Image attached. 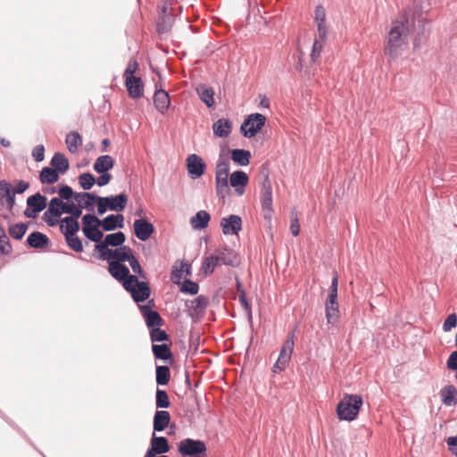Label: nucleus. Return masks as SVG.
Listing matches in <instances>:
<instances>
[{
	"label": "nucleus",
	"mask_w": 457,
	"mask_h": 457,
	"mask_svg": "<svg viewBox=\"0 0 457 457\" xmlns=\"http://www.w3.org/2000/svg\"><path fill=\"white\" fill-rule=\"evenodd\" d=\"M409 33L410 24L406 17L393 22L385 46V54L390 59H395L402 54L403 46Z\"/></svg>",
	"instance_id": "nucleus-1"
},
{
	"label": "nucleus",
	"mask_w": 457,
	"mask_h": 457,
	"mask_svg": "<svg viewBox=\"0 0 457 457\" xmlns=\"http://www.w3.org/2000/svg\"><path fill=\"white\" fill-rule=\"evenodd\" d=\"M362 406V398L359 395L346 394L337 405V414L340 420H354Z\"/></svg>",
	"instance_id": "nucleus-2"
},
{
	"label": "nucleus",
	"mask_w": 457,
	"mask_h": 457,
	"mask_svg": "<svg viewBox=\"0 0 457 457\" xmlns=\"http://www.w3.org/2000/svg\"><path fill=\"white\" fill-rule=\"evenodd\" d=\"M229 162L220 158L215 168L216 193L220 197L228 194Z\"/></svg>",
	"instance_id": "nucleus-3"
},
{
	"label": "nucleus",
	"mask_w": 457,
	"mask_h": 457,
	"mask_svg": "<svg viewBox=\"0 0 457 457\" xmlns=\"http://www.w3.org/2000/svg\"><path fill=\"white\" fill-rule=\"evenodd\" d=\"M128 202V196L125 194L117 195L100 196L98 198L97 213L103 215L108 210L121 212L125 209Z\"/></svg>",
	"instance_id": "nucleus-4"
},
{
	"label": "nucleus",
	"mask_w": 457,
	"mask_h": 457,
	"mask_svg": "<svg viewBox=\"0 0 457 457\" xmlns=\"http://www.w3.org/2000/svg\"><path fill=\"white\" fill-rule=\"evenodd\" d=\"M294 346H295V330H293L287 334V338L284 342V344L280 349L279 355L272 367V371L274 373L280 372V371L286 370V368L287 367V365L291 360V356H292V353L294 351Z\"/></svg>",
	"instance_id": "nucleus-5"
},
{
	"label": "nucleus",
	"mask_w": 457,
	"mask_h": 457,
	"mask_svg": "<svg viewBox=\"0 0 457 457\" xmlns=\"http://www.w3.org/2000/svg\"><path fill=\"white\" fill-rule=\"evenodd\" d=\"M123 287L129 292L136 303L145 301L150 296V287L145 281H138L137 277H129V280L123 283Z\"/></svg>",
	"instance_id": "nucleus-6"
},
{
	"label": "nucleus",
	"mask_w": 457,
	"mask_h": 457,
	"mask_svg": "<svg viewBox=\"0 0 457 457\" xmlns=\"http://www.w3.org/2000/svg\"><path fill=\"white\" fill-rule=\"evenodd\" d=\"M178 450L182 456L205 457L206 445L202 440L185 438L179 443Z\"/></svg>",
	"instance_id": "nucleus-7"
},
{
	"label": "nucleus",
	"mask_w": 457,
	"mask_h": 457,
	"mask_svg": "<svg viewBox=\"0 0 457 457\" xmlns=\"http://www.w3.org/2000/svg\"><path fill=\"white\" fill-rule=\"evenodd\" d=\"M266 118L261 113L250 114L242 123L240 130L244 137L251 138L254 137L264 126Z\"/></svg>",
	"instance_id": "nucleus-8"
},
{
	"label": "nucleus",
	"mask_w": 457,
	"mask_h": 457,
	"mask_svg": "<svg viewBox=\"0 0 457 457\" xmlns=\"http://www.w3.org/2000/svg\"><path fill=\"white\" fill-rule=\"evenodd\" d=\"M261 203L265 220H270L273 214L272 207V187L269 177L266 176L262 183Z\"/></svg>",
	"instance_id": "nucleus-9"
},
{
	"label": "nucleus",
	"mask_w": 457,
	"mask_h": 457,
	"mask_svg": "<svg viewBox=\"0 0 457 457\" xmlns=\"http://www.w3.org/2000/svg\"><path fill=\"white\" fill-rule=\"evenodd\" d=\"M46 197L42 195L39 192L29 196L27 198V208L23 214L29 219H36L37 214L46 207Z\"/></svg>",
	"instance_id": "nucleus-10"
},
{
	"label": "nucleus",
	"mask_w": 457,
	"mask_h": 457,
	"mask_svg": "<svg viewBox=\"0 0 457 457\" xmlns=\"http://www.w3.org/2000/svg\"><path fill=\"white\" fill-rule=\"evenodd\" d=\"M135 236L141 241H146L154 232V225L145 218L137 219L133 223Z\"/></svg>",
	"instance_id": "nucleus-11"
},
{
	"label": "nucleus",
	"mask_w": 457,
	"mask_h": 457,
	"mask_svg": "<svg viewBox=\"0 0 457 457\" xmlns=\"http://www.w3.org/2000/svg\"><path fill=\"white\" fill-rule=\"evenodd\" d=\"M220 227L225 235H237L242 229V219L235 214L223 217L220 220Z\"/></svg>",
	"instance_id": "nucleus-12"
},
{
	"label": "nucleus",
	"mask_w": 457,
	"mask_h": 457,
	"mask_svg": "<svg viewBox=\"0 0 457 457\" xmlns=\"http://www.w3.org/2000/svg\"><path fill=\"white\" fill-rule=\"evenodd\" d=\"M205 167L203 159L195 154H192L187 158V171L193 179L200 178L204 173Z\"/></svg>",
	"instance_id": "nucleus-13"
},
{
	"label": "nucleus",
	"mask_w": 457,
	"mask_h": 457,
	"mask_svg": "<svg viewBox=\"0 0 457 457\" xmlns=\"http://www.w3.org/2000/svg\"><path fill=\"white\" fill-rule=\"evenodd\" d=\"M109 273L118 281H121L122 284L129 280V277H135L129 273V268L118 262H109L108 266Z\"/></svg>",
	"instance_id": "nucleus-14"
},
{
	"label": "nucleus",
	"mask_w": 457,
	"mask_h": 457,
	"mask_svg": "<svg viewBox=\"0 0 457 457\" xmlns=\"http://www.w3.org/2000/svg\"><path fill=\"white\" fill-rule=\"evenodd\" d=\"M139 308L149 328H154L162 324L161 315L156 311H154L149 304L141 305Z\"/></svg>",
	"instance_id": "nucleus-15"
},
{
	"label": "nucleus",
	"mask_w": 457,
	"mask_h": 457,
	"mask_svg": "<svg viewBox=\"0 0 457 457\" xmlns=\"http://www.w3.org/2000/svg\"><path fill=\"white\" fill-rule=\"evenodd\" d=\"M99 225L104 231H112L124 227V217L122 214H110L100 220Z\"/></svg>",
	"instance_id": "nucleus-16"
},
{
	"label": "nucleus",
	"mask_w": 457,
	"mask_h": 457,
	"mask_svg": "<svg viewBox=\"0 0 457 457\" xmlns=\"http://www.w3.org/2000/svg\"><path fill=\"white\" fill-rule=\"evenodd\" d=\"M183 275L191 276V265L186 261H181L179 267L177 265V262L173 265L170 272V279L174 284L180 285Z\"/></svg>",
	"instance_id": "nucleus-17"
},
{
	"label": "nucleus",
	"mask_w": 457,
	"mask_h": 457,
	"mask_svg": "<svg viewBox=\"0 0 457 457\" xmlns=\"http://www.w3.org/2000/svg\"><path fill=\"white\" fill-rule=\"evenodd\" d=\"M217 257L220 263L224 265L237 267L240 263L237 253L231 249H228V247H224L221 250H219Z\"/></svg>",
	"instance_id": "nucleus-18"
},
{
	"label": "nucleus",
	"mask_w": 457,
	"mask_h": 457,
	"mask_svg": "<svg viewBox=\"0 0 457 457\" xmlns=\"http://www.w3.org/2000/svg\"><path fill=\"white\" fill-rule=\"evenodd\" d=\"M249 181L247 174L243 170H236L231 173L229 177V184L231 187L236 188V192L238 195H242L244 190L238 187H245Z\"/></svg>",
	"instance_id": "nucleus-19"
},
{
	"label": "nucleus",
	"mask_w": 457,
	"mask_h": 457,
	"mask_svg": "<svg viewBox=\"0 0 457 457\" xmlns=\"http://www.w3.org/2000/svg\"><path fill=\"white\" fill-rule=\"evenodd\" d=\"M170 415L167 411H156L154 416V432L163 431L170 424Z\"/></svg>",
	"instance_id": "nucleus-20"
},
{
	"label": "nucleus",
	"mask_w": 457,
	"mask_h": 457,
	"mask_svg": "<svg viewBox=\"0 0 457 457\" xmlns=\"http://www.w3.org/2000/svg\"><path fill=\"white\" fill-rule=\"evenodd\" d=\"M195 91L203 103L208 108H211L214 105V90L206 86L205 84H199L195 87Z\"/></svg>",
	"instance_id": "nucleus-21"
},
{
	"label": "nucleus",
	"mask_w": 457,
	"mask_h": 457,
	"mask_svg": "<svg viewBox=\"0 0 457 457\" xmlns=\"http://www.w3.org/2000/svg\"><path fill=\"white\" fill-rule=\"evenodd\" d=\"M154 104L160 112L164 113L170 104L168 92L163 89L156 90L154 96Z\"/></svg>",
	"instance_id": "nucleus-22"
},
{
	"label": "nucleus",
	"mask_w": 457,
	"mask_h": 457,
	"mask_svg": "<svg viewBox=\"0 0 457 457\" xmlns=\"http://www.w3.org/2000/svg\"><path fill=\"white\" fill-rule=\"evenodd\" d=\"M150 447L153 452L161 455L170 451L168 439L164 436H156L154 432L152 434Z\"/></svg>",
	"instance_id": "nucleus-23"
},
{
	"label": "nucleus",
	"mask_w": 457,
	"mask_h": 457,
	"mask_svg": "<svg viewBox=\"0 0 457 457\" xmlns=\"http://www.w3.org/2000/svg\"><path fill=\"white\" fill-rule=\"evenodd\" d=\"M126 87L129 92V95L134 98L137 99L143 96L144 85L140 78L129 79L126 80Z\"/></svg>",
	"instance_id": "nucleus-24"
},
{
	"label": "nucleus",
	"mask_w": 457,
	"mask_h": 457,
	"mask_svg": "<svg viewBox=\"0 0 457 457\" xmlns=\"http://www.w3.org/2000/svg\"><path fill=\"white\" fill-rule=\"evenodd\" d=\"M60 228L65 237L67 236L77 234L79 230V223L78 220H74V217H64L61 220Z\"/></svg>",
	"instance_id": "nucleus-25"
},
{
	"label": "nucleus",
	"mask_w": 457,
	"mask_h": 457,
	"mask_svg": "<svg viewBox=\"0 0 457 457\" xmlns=\"http://www.w3.org/2000/svg\"><path fill=\"white\" fill-rule=\"evenodd\" d=\"M211 215L206 211H199L190 219V224L195 230H201L208 226Z\"/></svg>",
	"instance_id": "nucleus-26"
},
{
	"label": "nucleus",
	"mask_w": 457,
	"mask_h": 457,
	"mask_svg": "<svg viewBox=\"0 0 457 457\" xmlns=\"http://www.w3.org/2000/svg\"><path fill=\"white\" fill-rule=\"evenodd\" d=\"M231 122L228 119H220L212 124V130L216 137H227L231 132Z\"/></svg>",
	"instance_id": "nucleus-27"
},
{
	"label": "nucleus",
	"mask_w": 457,
	"mask_h": 457,
	"mask_svg": "<svg viewBox=\"0 0 457 457\" xmlns=\"http://www.w3.org/2000/svg\"><path fill=\"white\" fill-rule=\"evenodd\" d=\"M27 244L32 248H44L48 245L49 238L41 232H32L27 237Z\"/></svg>",
	"instance_id": "nucleus-28"
},
{
	"label": "nucleus",
	"mask_w": 457,
	"mask_h": 457,
	"mask_svg": "<svg viewBox=\"0 0 457 457\" xmlns=\"http://www.w3.org/2000/svg\"><path fill=\"white\" fill-rule=\"evenodd\" d=\"M440 395L442 398V402L446 406H453L457 403V389L453 385H448L445 386L441 390Z\"/></svg>",
	"instance_id": "nucleus-29"
},
{
	"label": "nucleus",
	"mask_w": 457,
	"mask_h": 457,
	"mask_svg": "<svg viewBox=\"0 0 457 457\" xmlns=\"http://www.w3.org/2000/svg\"><path fill=\"white\" fill-rule=\"evenodd\" d=\"M113 165L114 161L112 156L101 155L96 160L94 163V170L97 173H104L111 170L113 167Z\"/></svg>",
	"instance_id": "nucleus-30"
},
{
	"label": "nucleus",
	"mask_w": 457,
	"mask_h": 457,
	"mask_svg": "<svg viewBox=\"0 0 457 457\" xmlns=\"http://www.w3.org/2000/svg\"><path fill=\"white\" fill-rule=\"evenodd\" d=\"M51 165L57 172L65 173L69 169V161L63 154L55 153L51 159Z\"/></svg>",
	"instance_id": "nucleus-31"
},
{
	"label": "nucleus",
	"mask_w": 457,
	"mask_h": 457,
	"mask_svg": "<svg viewBox=\"0 0 457 457\" xmlns=\"http://www.w3.org/2000/svg\"><path fill=\"white\" fill-rule=\"evenodd\" d=\"M101 225L95 224L91 227H82V232L87 238L96 244L102 242L104 233L99 229Z\"/></svg>",
	"instance_id": "nucleus-32"
},
{
	"label": "nucleus",
	"mask_w": 457,
	"mask_h": 457,
	"mask_svg": "<svg viewBox=\"0 0 457 457\" xmlns=\"http://www.w3.org/2000/svg\"><path fill=\"white\" fill-rule=\"evenodd\" d=\"M251 153L245 149L231 150V159L240 166H246L250 162Z\"/></svg>",
	"instance_id": "nucleus-33"
},
{
	"label": "nucleus",
	"mask_w": 457,
	"mask_h": 457,
	"mask_svg": "<svg viewBox=\"0 0 457 457\" xmlns=\"http://www.w3.org/2000/svg\"><path fill=\"white\" fill-rule=\"evenodd\" d=\"M326 319L328 324H335L338 318L337 301H326Z\"/></svg>",
	"instance_id": "nucleus-34"
},
{
	"label": "nucleus",
	"mask_w": 457,
	"mask_h": 457,
	"mask_svg": "<svg viewBox=\"0 0 457 457\" xmlns=\"http://www.w3.org/2000/svg\"><path fill=\"white\" fill-rule=\"evenodd\" d=\"M133 254V251L129 246L122 245L118 249L112 250V260L120 263L121 262H128Z\"/></svg>",
	"instance_id": "nucleus-35"
},
{
	"label": "nucleus",
	"mask_w": 457,
	"mask_h": 457,
	"mask_svg": "<svg viewBox=\"0 0 457 457\" xmlns=\"http://www.w3.org/2000/svg\"><path fill=\"white\" fill-rule=\"evenodd\" d=\"M39 179L42 184H54L59 179V175L55 170L44 167L40 171Z\"/></svg>",
	"instance_id": "nucleus-36"
},
{
	"label": "nucleus",
	"mask_w": 457,
	"mask_h": 457,
	"mask_svg": "<svg viewBox=\"0 0 457 457\" xmlns=\"http://www.w3.org/2000/svg\"><path fill=\"white\" fill-rule=\"evenodd\" d=\"M152 350L154 357L162 361H167L171 358L172 353L170 346L167 344L153 345Z\"/></svg>",
	"instance_id": "nucleus-37"
},
{
	"label": "nucleus",
	"mask_w": 457,
	"mask_h": 457,
	"mask_svg": "<svg viewBox=\"0 0 457 457\" xmlns=\"http://www.w3.org/2000/svg\"><path fill=\"white\" fill-rule=\"evenodd\" d=\"M125 240V234L121 231H118L106 235L103 242H104L109 246L120 247L123 245Z\"/></svg>",
	"instance_id": "nucleus-38"
},
{
	"label": "nucleus",
	"mask_w": 457,
	"mask_h": 457,
	"mask_svg": "<svg viewBox=\"0 0 457 457\" xmlns=\"http://www.w3.org/2000/svg\"><path fill=\"white\" fill-rule=\"evenodd\" d=\"M219 264H220V262L217 257V254L206 256L204 258V261H203L202 270L205 276L211 275L214 271L215 267Z\"/></svg>",
	"instance_id": "nucleus-39"
},
{
	"label": "nucleus",
	"mask_w": 457,
	"mask_h": 457,
	"mask_svg": "<svg viewBox=\"0 0 457 457\" xmlns=\"http://www.w3.org/2000/svg\"><path fill=\"white\" fill-rule=\"evenodd\" d=\"M66 145L68 147V150L71 153H75L79 146L82 144V139L80 135L76 131L70 132L66 137Z\"/></svg>",
	"instance_id": "nucleus-40"
},
{
	"label": "nucleus",
	"mask_w": 457,
	"mask_h": 457,
	"mask_svg": "<svg viewBox=\"0 0 457 457\" xmlns=\"http://www.w3.org/2000/svg\"><path fill=\"white\" fill-rule=\"evenodd\" d=\"M170 378V371L168 366L156 367V383L160 386L167 385Z\"/></svg>",
	"instance_id": "nucleus-41"
},
{
	"label": "nucleus",
	"mask_w": 457,
	"mask_h": 457,
	"mask_svg": "<svg viewBox=\"0 0 457 457\" xmlns=\"http://www.w3.org/2000/svg\"><path fill=\"white\" fill-rule=\"evenodd\" d=\"M62 213L71 214L70 217H74V220H78L82 214V205L81 204L77 205L73 202L65 203L62 210Z\"/></svg>",
	"instance_id": "nucleus-42"
},
{
	"label": "nucleus",
	"mask_w": 457,
	"mask_h": 457,
	"mask_svg": "<svg viewBox=\"0 0 457 457\" xmlns=\"http://www.w3.org/2000/svg\"><path fill=\"white\" fill-rule=\"evenodd\" d=\"M95 250L99 252V258L103 261L112 262V249L109 248L104 242H100L95 245Z\"/></svg>",
	"instance_id": "nucleus-43"
},
{
	"label": "nucleus",
	"mask_w": 457,
	"mask_h": 457,
	"mask_svg": "<svg viewBox=\"0 0 457 457\" xmlns=\"http://www.w3.org/2000/svg\"><path fill=\"white\" fill-rule=\"evenodd\" d=\"M173 17L170 14L162 15L158 23H157V30L160 34H164L168 32L172 26Z\"/></svg>",
	"instance_id": "nucleus-44"
},
{
	"label": "nucleus",
	"mask_w": 457,
	"mask_h": 457,
	"mask_svg": "<svg viewBox=\"0 0 457 457\" xmlns=\"http://www.w3.org/2000/svg\"><path fill=\"white\" fill-rule=\"evenodd\" d=\"M67 245L76 253L83 251V244L77 234L65 237Z\"/></svg>",
	"instance_id": "nucleus-45"
},
{
	"label": "nucleus",
	"mask_w": 457,
	"mask_h": 457,
	"mask_svg": "<svg viewBox=\"0 0 457 457\" xmlns=\"http://www.w3.org/2000/svg\"><path fill=\"white\" fill-rule=\"evenodd\" d=\"M27 224L21 222L9 227V234L14 239H21L27 231Z\"/></svg>",
	"instance_id": "nucleus-46"
},
{
	"label": "nucleus",
	"mask_w": 457,
	"mask_h": 457,
	"mask_svg": "<svg viewBox=\"0 0 457 457\" xmlns=\"http://www.w3.org/2000/svg\"><path fill=\"white\" fill-rule=\"evenodd\" d=\"M96 183L95 177L88 172L82 173L79 176V184L84 190H89Z\"/></svg>",
	"instance_id": "nucleus-47"
},
{
	"label": "nucleus",
	"mask_w": 457,
	"mask_h": 457,
	"mask_svg": "<svg viewBox=\"0 0 457 457\" xmlns=\"http://www.w3.org/2000/svg\"><path fill=\"white\" fill-rule=\"evenodd\" d=\"M155 404L157 408H168L170 404L168 394L162 389L157 388L155 396Z\"/></svg>",
	"instance_id": "nucleus-48"
},
{
	"label": "nucleus",
	"mask_w": 457,
	"mask_h": 457,
	"mask_svg": "<svg viewBox=\"0 0 457 457\" xmlns=\"http://www.w3.org/2000/svg\"><path fill=\"white\" fill-rule=\"evenodd\" d=\"M180 291L185 294H189V295H195L199 291V286L195 281L186 279L181 284Z\"/></svg>",
	"instance_id": "nucleus-49"
},
{
	"label": "nucleus",
	"mask_w": 457,
	"mask_h": 457,
	"mask_svg": "<svg viewBox=\"0 0 457 457\" xmlns=\"http://www.w3.org/2000/svg\"><path fill=\"white\" fill-rule=\"evenodd\" d=\"M12 251V245L4 228L0 227V254H8Z\"/></svg>",
	"instance_id": "nucleus-50"
},
{
	"label": "nucleus",
	"mask_w": 457,
	"mask_h": 457,
	"mask_svg": "<svg viewBox=\"0 0 457 457\" xmlns=\"http://www.w3.org/2000/svg\"><path fill=\"white\" fill-rule=\"evenodd\" d=\"M65 203L58 197H54L48 204L49 213H59L62 215V210L64 207Z\"/></svg>",
	"instance_id": "nucleus-51"
},
{
	"label": "nucleus",
	"mask_w": 457,
	"mask_h": 457,
	"mask_svg": "<svg viewBox=\"0 0 457 457\" xmlns=\"http://www.w3.org/2000/svg\"><path fill=\"white\" fill-rule=\"evenodd\" d=\"M150 337L152 342H164L168 340L169 336L164 330L154 328L150 331Z\"/></svg>",
	"instance_id": "nucleus-52"
},
{
	"label": "nucleus",
	"mask_w": 457,
	"mask_h": 457,
	"mask_svg": "<svg viewBox=\"0 0 457 457\" xmlns=\"http://www.w3.org/2000/svg\"><path fill=\"white\" fill-rule=\"evenodd\" d=\"M84 203L81 204L82 209H87L88 211H93V204L94 203H96L98 204V198L100 196H97L92 193L84 192Z\"/></svg>",
	"instance_id": "nucleus-53"
},
{
	"label": "nucleus",
	"mask_w": 457,
	"mask_h": 457,
	"mask_svg": "<svg viewBox=\"0 0 457 457\" xmlns=\"http://www.w3.org/2000/svg\"><path fill=\"white\" fill-rule=\"evenodd\" d=\"M208 304V299L204 295H199L195 298L191 303V308L195 312L203 311L206 308Z\"/></svg>",
	"instance_id": "nucleus-54"
},
{
	"label": "nucleus",
	"mask_w": 457,
	"mask_h": 457,
	"mask_svg": "<svg viewBox=\"0 0 457 457\" xmlns=\"http://www.w3.org/2000/svg\"><path fill=\"white\" fill-rule=\"evenodd\" d=\"M128 262H129V266L131 267L132 271L135 274L138 275V277L141 278H145V274L143 271L140 263L138 262V261L137 260V258L135 257L134 254L132 256H130Z\"/></svg>",
	"instance_id": "nucleus-55"
},
{
	"label": "nucleus",
	"mask_w": 457,
	"mask_h": 457,
	"mask_svg": "<svg viewBox=\"0 0 457 457\" xmlns=\"http://www.w3.org/2000/svg\"><path fill=\"white\" fill-rule=\"evenodd\" d=\"M62 215L59 214V213H49V209H47L43 216H42V219L50 227H54L55 225H57L58 223V219L61 217Z\"/></svg>",
	"instance_id": "nucleus-56"
},
{
	"label": "nucleus",
	"mask_w": 457,
	"mask_h": 457,
	"mask_svg": "<svg viewBox=\"0 0 457 457\" xmlns=\"http://www.w3.org/2000/svg\"><path fill=\"white\" fill-rule=\"evenodd\" d=\"M457 326V315L456 313H451L447 316L443 323V330L445 332L450 331L452 328Z\"/></svg>",
	"instance_id": "nucleus-57"
},
{
	"label": "nucleus",
	"mask_w": 457,
	"mask_h": 457,
	"mask_svg": "<svg viewBox=\"0 0 457 457\" xmlns=\"http://www.w3.org/2000/svg\"><path fill=\"white\" fill-rule=\"evenodd\" d=\"M13 193L11 185L5 180H0V201L4 204V199Z\"/></svg>",
	"instance_id": "nucleus-58"
},
{
	"label": "nucleus",
	"mask_w": 457,
	"mask_h": 457,
	"mask_svg": "<svg viewBox=\"0 0 457 457\" xmlns=\"http://www.w3.org/2000/svg\"><path fill=\"white\" fill-rule=\"evenodd\" d=\"M58 195V198L69 201L73 196V190L70 186L63 185L59 188Z\"/></svg>",
	"instance_id": "nucleus-59"
},
{
	"label": "nucleus",
	"mask_w": 457,
	"mask_h": 457,
	"mask_svg": "<svg viewBox=\"0 0 457 457\" xmlns=\"http://www.w3.org/2000/svg\"><path fill=\"white\" fill-rule=\"evenodd\" d=\"M322 44L323 43L320 42L319 39H315L313 42L312 54H311V58L313 62H315L317 61V59L319 58V56L320 54V52L322 50Z\"/></svg>",
	"instance_id": "nucleus-60"
},
{
	"label": "nucleus",
	"mask_w": 457,
	"mask_h": 457,
	"mask_svg": "<svg viewBox=\"0 0 457 457\" xmlns=\"http://www.w3.org/2000/svg\"><path fill=\"white\" fill-rule=\"evenodd\" d=\"M99 221H100V219H98L96 215L85 214L82 217V225H83L82 227H91V226H94L95 224L99 225Z\"/></svg>",
	"instance_id": "nucleus-61"
},
{
	"label": "nucleus",
	"mask_w": 457,
	"mask_h": 457,
	"mask_svg": "<svg viewBox=\"0 0 457 457\" xmlns=\"http://www.w3.org/2000/svg\"><path fill=\"white\" fill-rule=\"evenodd\" d=\"M137 67H138V64H137V61H134V62H131L129 63L128 67L126 68V70L124 71L125 80H127L129 79H134V78H136L134 76V73L137 70Z\"/></svg>",
	"instance_id": "nucleus-62"
},
{
	"label": "nucleus",
	"mask_w": 457,
	"mask_h": 457,
	"mask_svg": "<svg viewBox=\"0 0 457 457\" xmlns=\"http://www.w3.org/2000/svg\"><path fill=\"white\" fill-rule=\"evenodd\" d=\"M315 21L318 24H325L326 12L321 5H318L315 9Z\"/></svg>",
	"instance_id": "nucleus-63"
},
{
	"label": "nucleus",
	"mask_w": 457,
	"mask_h": 457,
	"mask_svg": "<svg viewBox=\"0 0 457 457\" xmlns=\"http://www.w3.org/2000/svg\"><path fill=\"white\" fill-rule=\"evenodd\" d=\"M446 366L449 370L457 371V351L453 352L447 361Z\"/></svg>",
	"instance_id": "nucleus-64"
}]
</instances>
